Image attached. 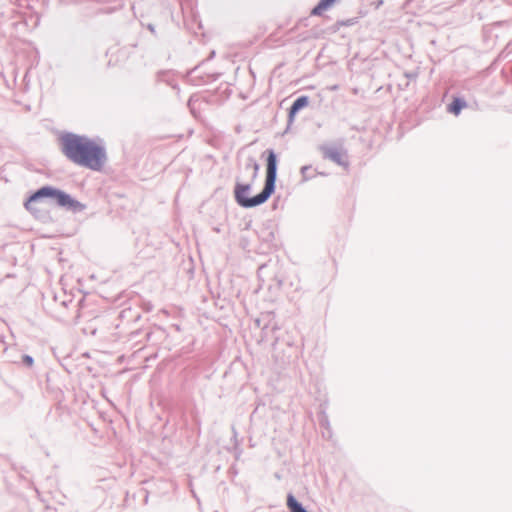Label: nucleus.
Segmentation results:
<instances>
[{
	"label": "nucleus",
	"mask_w": 512,
	"mask_h": 512,
	"mask_svg": "<svg viewBox=\"0 0 512 512\" xmlns=\"http://www.w3.org/2000/svg\"><path fill=\"white\" fill-rule=\"evenodd\" d=\"M63 154L73 163L99 171L106 161L104 148L92 139L67 134L61 138Z\"/></svg>",
	"instance_id": "f257e3e1"
},
{
	"label": "nucleus",
	"mask_w": 512,
	"mask_h": 512,
	"mask_svg": "<svg viewBox=\"0 0 512 512\" xmlns=\"http://www.w3.org/2000/svg\"><path fill=\"white\" fill-rule=\"evenodd\" d=\"M258 168V164H255L251 183L236 182L234 197L236 202L242 207L251 208L259 206L265 203L274 193L277 177V158L272 150L268 151L267 156L265 186L261 193L255 196H250L252 192V183L257 177Z\"/></svg>",
	"instance_id": "f03ea898"
},
{
	"label": "nucleus",
	"mask_w": 512,
	"mask_h": 512,
	"mask_svg": "<svg viewBox=\"0 0 512 512\" xmlns=\"http://www.w3.org/2000/svg\"><path fill=\"white\" fill-rule=\"evenodd\" d=\"M42 197L52 198L60 206H70L73 202L67 194L48 187H44L30 197V199L25 204L26 208L30 211H36L37 209L34 204Z\"/></svg>",
	"instance_id": "7ed1b4c3"
},
{
	"label": "nucleus",
	"mask_w": 512,
	"mask_h": 512,
	"mask_svg": "<svg viewBox=\"0 0 512 512\" xmlns=\"http://www.w3.org/2000/svg\"><path fill=\"white\" fill-rule=\"evenodd\" d=\"M308 105V98L306 96L299 97L295 102L292 104L290 108V117H294V115L302 108L306 107Z\"/></svg>",
	"instance_id": "20e7f679"
},
{
	"label": "nucleus",
	"mask_w": 512,
	"mask_h": 512,
	"mask_svg": "<svg viewBox=\"0 0 512 512\" xmlns=\"http://www.w3.org/2000/svg\"><path fill=\"white\" fill-rule=\"evenodd\" d=\"M464 107H466V102L460 98H455L448 106V111L457 116Z\"/></svg>",
	"instance_id": "39448f33"
},
{
	"label": "nucleus",
	"mask_w": 512,
	"mask_h": 512,
	"mask_svg": "<svg viewBox=\"0 0 512 512\" xmlns=\"http://www.w3.org/2000/svg\"><path fill=\"white\" fill-rule=\"evenodd\" d=\"M287 506H288L290 512H306L302 508V506L297 502V500L293 497V495H288Z\"/></svg>",
	"instance_id": "423d86ee"
},
{
	"label": "nucleus",
	"mask_w": 512,
	"mask_h": 512,
	"mask_svg": "<svg viewBox=\"0 0 512 512\" xmlns=\"http://www.w3.org/2000/svg\"><path fill=\"white\" fill-rule=\"evenodd\" d=\"M24 362L27 364V365H31L32 364V358L28 355H26L24 357Z\"/></svg>",
	"instance_id": "0eeeda50"
}]
</instances>
